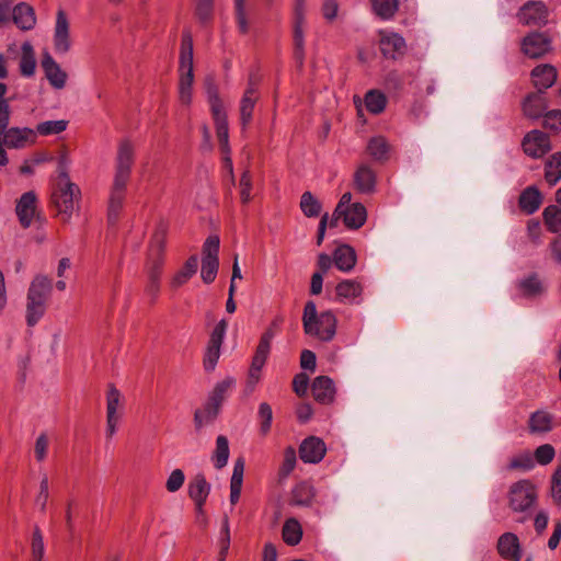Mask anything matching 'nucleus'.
<instances>
[{
    "label": "nucleus",
    "mask_w": 561,
    "mask_h": 561,
    "mask_svg": "<svg viewBox=\"0 0 561 561\" xmlns=\"http://www.w3.org/2000/svg\"><path fill=\"white\" fill-rule=\"evenodd\" d=\"M405 47L404 38L397 33L383 34L380 48L385 57L396 59L402 55Z\"/></svg>",
    "instance_id": "obj_23"
},
{
    "label": "nucleus",
    "mask_w": 561,
    "mask_h": 561,
    "mask_svg": "<svg viewBox=\"0 0 561 561\" xmlns=\"http://www.w3.org/2000/svg\"><path fill=\"white\" fill-rule=\"evenodd\" d=\"M123 409V396L113 385H108L106 392V416L121 417Z\"/></svg>",
    "instance_id": "obj_32"
},
{
    "label": "nucleus",
    "mask_w": 561,
    "mask_h": 561,
    "mask_svg": "<svg viewBox=\"0 0 561 561\" xmlns=\"http://www.w3.org/2000/svg\"><path fill=\"white\" fill-rule=\"evenodd\" d=\"M297 462L296 450L294 447L288 446L284 451V459L278 470L279 480H285L295 469Z\"/></svg>",
    "instance_id": "obj_46"
},
{
    "label": "nucleus",
    "mask_w": 561,
    "mask_h": 561,
    "mask_svg": "<svg viewBox=\"0 0 561 561\" xmlns=\"http://www.w3.org/2000/svg\"><path fill=\"white\" fill-rule=\"evenodd\" d=\"M41 66L51 87L62 89L66 84L67 73L60 68L49 53H44Z\"/></svg>",
    "instance_id": "obj_15"
},
{
    "label": "nucleus",
    "mask_w": 561,
    "mask_h": 561,
    "mask_svg": "<svg viewBox=\"0 0 561 561\" xmlns=\"http://www.w3.org/2000/svg\"><path fill=\"white\" fill-rule=\"evenodd\" d=\"M179 70V98L182 104L188 105L192 101V88L194 82L193 39L190 32L183 34Z\"/></svg>",
    "instance_id": "obj_4"
},
{
    "label": "nucleus",
    "mask_w": 561,
    "mask_h": 561,
    "mask_svg": "<svg viewBox=\"0 0 561 561\" xmlns=\"http://www.w3.org/2000/svg\"><path fill=\"white\" fill-rule=\"evenodd\" d=\"M551 495L556 502H561V465L557 468L551 479Z\"/></svg>",
    "instance_id": "obj_63"
},
{
    "label": "nucleus",
    "mask_w": 561,
    "mask_h": 561,
    "mask_svg": "<svg viewBox=\"0 0 561 561\" xmlns=\"http://www.w3.org/2000/svg\"><path fill=\"white\" fill-rule=\"evenodd\" d=\"M545 93L542 92H534L530 93L525 101L523 102V112L529 118H539L543 115L545 111L548 107L547 101L545 99Z\"/></svg>",
    "instance_id": "obj_21"
},
{
    "label": "nucleus",
    "mask_w": 561,
    "mask_h": 561,
    "mask_svg": "<svg viewBox=\"0 0 561 561\" xmlns=\"http://www.w3.org/2000/svg\"><path fill=\"white\" fill-rule=\"evenodd\" d=\"M531 78L537 91L545 93L557 79V70L551 65H539L531 71Z\"/></svg>",
    "instance_id": "obj_18"
},
{
    "label": "nucleus",
    "mask_w": 561,
    "mask_h": 561,
    "mask_svg": "<svg viewBox=\"0 0 561 561\" xmlns=\"http://www.w3.org/2000/svg\"><path fill=\"white\" fill-rule=\"evenodd\" d=\"M13 22L21 30H31L36 22L35 13L32 7L21 2L12 11Z\"/></svg>",
    "instance_id": "obj_26"
},
{
    "label": "nucleus",
    "mask_w": 561,
    "mask_h": 561,
    "mask_svg": "<svg viewBox=\"0 0 561 561\" xmlns=\"http://www.w3.org/2000/svg\"><path fill=\"white\" fill-rule=\"evenodd\" d=\"M517 18L524 25L542 27L549 22V9L542 1L529 0L520 7Z\"/></svg>",
    "instance_id": "obj_7"
},
{
    "label": "nucleus",
    "mask_w": 561,
    "mask_h": 561,
    "mask_svg": "<svg viewBox=\"0 0 561 561\" xmlns=\"http://www.w3.org/2000/svg\"><path fill=\"white\" fill-rule=\"evenodd\" d=\"M44 552L45 548L42 531L38 527H35L31 541L32 558L43 559Z\"/></svg>",
    "instance_id": "obj_55"
},
{
    "label": "nucleus",
    "mask_w": 561,
    "mask_h": 561,
    "mask_svg": "<svg viewBox=\"0 0 561 561\" xmlns=\"http://www.w3.org/2000/svg\"><path fill=\"white\" fill-rule=\"evenodd\" d=\"M333 262L342 272L347 273L352 271L356 264L355 250L347 244L339 245L333 253Z\"/></svg>",
    "instance_id": "obj_24"
},
{
    "label": "nucleus",
    "mask_w": 561,
    "mask_h": 561,
    "mask_svg": "<svg viewBox=\"0 0 561 561\" xmlns=\"http://www.w3.org/2000/svg\"><path fill=\"white\" fill-rule=\"evenodd\" d=\"M206 92L213 116L226 114L222 102L219 98L218 89L211 79H207L206 81Z\"/></svg>",
    "instance_id": "obj_43"
},
{
    "label": "nucleus",
    "mask_w": 561,
    "mask_h": 561,
    "mask_svg": "<svg viewBox=\"0 0 561 561\" xmlns=\"http://www.w3.org/2000/svg\"><path fill=\"white\" fill-rule=\"evenodd\" d=\"M523 149L533 158H540L551 150L549 136L541 130L529 131L523 140Z\"/></svg>",
    "instance_id": "obj_9"
},
{
    "label": "nucleus",
    "mask_w": 561,
    "mask_h": 561,
    "mask_svg": "<svg viewBox=\"0 0 561 561\" xmlns=\"http://www.w3.org/2000/svg\"><path fill=\"white\" fill-rule=\"evenodd\" d=\"M316 495L314 488L308 481H301L291 491L290 505L310 506Z\"/></svg>",
    "instance_id": "obj_25"
},
{
    "label": "nucleus",
    "mask_w": 561,
    "mask_h": 561,
    "mask_svg": "<svg viewBox=\"0 0 561 561\" xmlns=\"http://www.w3.org/2000/svg\"><path fill=\"white\" fill-rule=\"evenodd\" d=\"M257 414L261 421L260 431L263 435H265L270 432L273 420V411L271 405L266 402L261 403Z\"/></svg>",
    "instance_id": "obj_52"
},
{
    "label": "nucleus",
    "mask_w": 561,
    "mask_h": 561,
    "mask_svg": "<svg viewBox=\"0 0 561 561\" xmlns=\"http://www.w3.org/2000/svg\"><path fill=\"white\" fill-rule=\"evenodd\" d=\"M362 286L353 279L342 280L336 285V294L342 300H352L362 294Z\"/></svg>",
    "instance_id": "obj_41"
},
{
    "label": "nucleus",
    "mask_w": 561,
    "mask_h": 561,
    "mask_svg": "<svg viewBox=\"0 0 561 561\" xmlns=\"http://www.w3.org/2000/svg\"><path fill=\"white\" fill-rule=\"evenodd\" d=\"M522 295L526 298H537L545 294L546 287L536 273L530 274L518 283Z\"/></svg>",
    "instance_id": "obj_29"
},
{
    "label": "nucleus",
    "mask_w": 561,
    "mask_h": 561,
    "mask_svg": "<svg viewBox=\"0 0 561 561\" xmlns=\"http://www.w3.org/2000/svg\"><path fill=\"white\" fill-rule=\"evenodd\" d=\"M220 356V345L208 343L205 356H204V367L207 371H211L215 369L216 364Z\"/></svg>",
    "instance_id": "obj_54"
},
{
    "label": "nucleus",
    "mask_w": 561,
    "mask_h": 561,
    "mask_svg": "<svg viewBox=\"0 0 561 561\" xmlns=\"http://www.w3.org/2000/svg\"><path fill=\"white\" fill-rule=\"evenodd\" d=\"M305 3L306 0H296L294 7V54L295 58L301 65L304 59V16H305Z\"/></svg>",
    "instance_id": "obj_11"
},
{
    "label": "nucleus",
    "mask_w": 561,
    "mask_h": 561,
    "mask_svg": "<svg viewBox=\"0 0 561 561\" xmlns=\"http://www.w3.org/2000/svg\"><path fill=\"white\" fill-rule=\"evenodd\" d=\"M219 244L220 241L217 236H209L203 245L202 259H218Z\"/></svg>",
    "instance_id": "obj_56"
},
{
    "label": "nucleus",
    "mask_w": 561,
    "mask_h": 561,
    "mask_svg": "<svg viewBox=\"0 0 561 561\" xmlns=\"http://www.w3.org/2000/svg\"><path fill=\"white\" fill-rule=\"evenodd\" d=\"M343 222L350 229L360 228L367 219V210L360 203H354L341 214Z\"/></svg>",
    "instance_id": "obj_22"
},
{
    "label": "nucleus",
    "mask_w": 561,
    "mask_h": 561,
    "mask_svg": "<svg viewBox=\"0 0 561 561\" xmlns=\"http://www.w3.org/2000/svg\"><path fill=\"white\" fill-rule=\"evenodd\" d=\"M219 267L218 259H202L201 277L206 284L215 280Z\"/></svg>",
    "instance_id": "obj_50"
},
{
    "label": "nucleus",
    "mask_w": 561,
    "mask_h": 561,
    "mask_svg": "<svg viewBox=\"0 0 561 561\" xmlns=\"http://www.w3.org/2000/svg\"><path fill=\"white\" fill-rule=\"evenodd\" d=\"M35 138L36 131L27 127H11L1 134V141L9 149H23L27 144H33Z\"/></svg>",
    "instance_id": "obj_10"
},
{
    "label": "nucleus",
    "mask_w": 561,
    "mask_h": 561,
    "mask_svg": "<svg viewBox=\"0 0 561 561\" xmlns=\"http://www.w3.org/2000/svg\"><path fill=\"white\" fill-rule=\"evenodd\" d=\"M545 179L550 185L561 180V152L553 153L546 163Z\"/></svg>",
    "instance_id": "obj_39"
},
{
    "label": "nucleus",
    "mask_w": 561,
    "mask_h": 561,
    "mask_svg": "<svg viewBox=\"0 0 561 561\" xmlns=\"http://www.w3.org/2000/svg\"><path fill=\"white\" fill-rule=\"evenodd\" d=\"M243 472H244V460L242 458H238L233 465V471H232L230 484L242 486Z\"/></svg>",
    "instance_id": "obj_64"
},
{
    "label": "nucleus",
    "mask_w": 561,
    "mask_h": 561,
    "mask_svg": "<svg viewBox=\"0 0 561 561\" xmlns=\"http://www.w3.org/2000/svg\"><path fill=\"white\" fill-rule=\"evenodd\" d=\"M302 537V529L299 522L291 517L288 518L283 526V539L289 546L299 543Z\"/></svg>",
    "instance_id": "obj_38"
},
{
    "label": "nucleus",
    "mask_w": 561,
    "mask_h": 561,
    "mask_svg": "<svg viewBox=\"0 0 561 561\" xmlns=\"http://www.w3.org/2000/svg\"><path fill=\"white\" fill-rule=\"evenodd\" d=\"M214 0H197L195 15L199 23L207 24L213 19Z\"/></svg>",
    "instance_id": "obj_51"
},
{
    "label": "nucleus",
    "mask_w": 561,
    "mask_h": 561,
    "mask_svg": "<svg viewBox=\"0 0 561 561\" xmlns=\"http://www.w3.org/2000/svg\"><path fill=\"white\" fill-rule=\"evenodd\" d=\"M366 107L370 113L379 114L383 111L387 99L385 94L377 90H370L365 96Z\"/></svg>",
    "instance_id": "obj_45"
},
{
    "label": "nucleus",
    "mask_w": 561,
    "mask_h": 561,
    "mask_svg": "<svg viewBox=\"0 0 561 561\" xmlns=\"http://www.w3.org/2000/svg\"><path fill=\"white\" fill-rule=\"evenodd\" d=\"M376 15L382 20L391 19L398 10V0H370Z\"/></svg>",
    "instance_id": "obj_40"
},
{
    "label": "nucleus",
    "mask_w": 561,
    "mask_h": 561,
    "mask_svg": "<svg viewBox=\"0 0 561 561\" xmlns=\"http://www.w3.org/2000/svg\"><path fill=\"white\" fill-rule=\"evenodd\" d=\"M497 549L499 553L507 560H520L519 540L513 533H505L500 537Z\"/></svg>",
    "instance_id": "obj_19"
},
{
    "label": "nucleus",
    "mask_w": 561,
    "mask_h": 561,
    "mask_svg": "<svg viewBox=\"0 0 561 561\" xmlns=\"http://www.w3.org/2000/svg\"><path fill=\"white\" fill-rule=\"evenodd\" d=\"M390 146L381 136L373 137L367 144V152L374 161L383 163L389 159Z\"/></svg>",
    "instance_id": "obj_31"
},
{
    "label": "nucleus",
    "mask_w": 561,
    "mask_h": 561,
    "mask_svg": "<svg viewBox=\"0 0 561 561\" xmlns=\"http://www.w3.org/2000/svg\"><path fill=\"white\" fill-rule=\"evenodd\" d=\"M548 229L553 232L561 231V209L556 205L547 206L542 213Z\"/></svg>",
    "instance_id": "obj_44"
},
{
    "label": "nucleus",
    "mask_w": 561,
    "mask_h": 561,
    "mask_svg": "<svg viewBox=\"0 0 561 561\" xmlns=\"http://www.w3.org/2000/svg\"><path fill=\"white\" fill-rule=\"evenodd\" d=\"M68 126V121L59 119V121H46L39 123L36 126V131L43 136L57 135L62 133Z\"/></svg>",
    "instance_id": "obj_48"
},
{
    "label": "nucleus",
    "mask_w": 561,
    "mask_h": 561,
    "mask_svg": "<svg viewBox=\"0 0 561 561\" xmlns=\"http://www.w3.org/2000/svg\"><path fill=\"white\" fill-rule=\"evenodd\" d=\"M216 124L217 138L221 151L228 152V124L226 114L213 116Z\"/></svg>",
    "instance_id": "obj_47"
},
{
    "label": "nucleus",
    "mask_w": 561,
    "mask_h": 561,
    "mask_svg": "<svg viewBox=\"0 0 561 561\" xmlns=\"http://www.w3.org/2000/svg\"><path fill=\"white\" fill-rule=\"evenodd\" d=\"M551 38L546 32L534 31L522 41L520 49L531 59H538L551 50Z\"/></svg>",
    "instance_id": "obj_8"
},
{
    "label": "nucleus",
    "mask_w": 561,
    "mask_h": 561,
    "mask_svg": "<svg viewBox=\"0 0 561 561\" xmlns=\"http://www.w3.org/2000/svg\"><path fill=\"white\" fill-rule=\"evenodd\" d=\"M16 216L23 228H28L36 215V195L30 191L24 193L16 204Z\"/></svg>",
    "instance_id": "obj_14"
},
{
    "label": "nucleus",
    "mask_w": 561,
    "mask_h": 561,
    "mask_svg": "<svg viewBox=\"0 0 561 561\" xmlns=\"http://www.w3.org/2000/svg\"><path fill=\"white\" fill-rule=\"evenodd\" d=\"M535 467V460L529 451L513 457L508 463L510 470L529 471Z\"/></svg>",
    "instance_id": "obj_49"
},
{
    "label": "nucleus",
    "mask_w": 561,
    "mask_h": 561,
    "mask_svg": "<svg viewBox=\"0 0 561 561\" xmlns=\"http://www.w3.org/2000/svg\"><path fill=\"white\" fill-rule=\"evenodd\" d=\"M197 266V256H190L185 262L184 266L182 267V270L174 275L171 285L176 288L185 284L196 273Z\"/></svg>",
    "instance_id": "obj_37"
},
{
    "label": "nucleus",
    "mask_w": 561,
    "mask_h": 561,
    "mask_svg": "<svg viewBox=\"0 0 561 561\" xmlns=\"http://www.w3.org/2000/svg\"><path fill=\"white\" fill-rule=\"evenodd\" d=\"M537 499L535 485L529 480H520L510 489L508 505L514 512H526Z\"/></svg>",
    "instance_id": "obj_6"
},
{
    "label": "nucleus",
    "mask_w": 561,
    "mask_h": 561,
    "mask_svg": "<svg viewBox=\"0 0 561 561\" xmlns=\"http://www.w3.org/2000/svg\"><path fill=\"white\" fill-rule=\"evenodd\" d=\"M229 442L224 435H219L216 439V448L213 453L211 460L217 469H222L227 466L229 459Z\"/></svg>",
    "instance_id": "obj_35"
},
{
    "label": "nucleus",
    "mask_w": 561,
    "mask_h": 561,
    "mask_svg": "<svg viewBox=\"0 0 561 561\" xmlns=\"http://www.w3.org/2000/svg\"><path fill=\"white\" fill-rule=\"evenodd\" d=\"M71 47L69 22L62 10L57 12L54 30V48L57 54H66Z\"/></svg>",
    "instance_id": "obj_12"
},
{
    "label": "nucleus",
    "mask_w": 561,
    "mask_h": 561,
    "mask_svg": "<svg viewBox=\"0 0 561 561\" xmlns=\"http://www.w3.org/2000/svg\"><path fill=\"white\" fill-rule=\"evenodd\" d=\"M543 127L553 131L561 129V110H552L543 115Z\"/></svg>",
    "instance_id": "obj_58"
},
{
    "label": "nucleus",
    "mask_w": 561,
    "mask_h": 561,
    "mask_svg": "<svg viewBox=\"0 0 561 561\" xmlns=\"http://www.w3.org/2000/svg\"><path fill=\"white\" fill-rule=\"evenodd\" d=\"M300 209L309 218L318 217L321 213V203L311 192L307 191L301 195Z\"/></svg>",
    "instance_id": "obj_42"
},
{
    "label": "nucleus",
    "mask_w": 561,
    "mask_h": 561,
    "mask_svg": "<svg viewBox=\"0 0 561 561\" xmlns=\"http://www.w3.org/2000/svg\"><path fill=\"white\" fill-rule=\"evenodd\" d=\"M236 380L231 377H227L222 381L218 382L208 397V401L213 405L221 408L222 402L228 397L229 391L234 387Z\"/></svg>",
    "instance_id": "obj_34"
},
{
    "label": "nucleus",
    "mask_w": 561,
    "mask_h": 561,
    "mask_svg": "<svg viewBox=\"0 0 561 561\" xmlns=\"http://www.w3.org/2000/svg\"><path fill=\"white\" fill-rule=\"evenodd\" d=\"M302 325L306 334L329 342L335 335L336 318L330 310L318 313L316 304L310 300L305 305Z\"/></svg>",
    "instance_id": "obj_2"
},
{
    "label": "nucleus",
    "mask_w": 561,
    "mask_h": 561,
    "mask_svg": "<svg viewBox=\"0 0 561 561\" xmlns=\"http://www.w3.org/2000/svg\"><path fill=\"white\" fill-rule=\"evenodd\" d=\"M210 483L207 482L204 474H196L188 483V495L195 504L206 502L210 492Z\"/></svg>",
    "instance_id": "obj_27"
},
{
    "label": "nucleus",
    "mask_w": 561,
    "mask_h": 561,
    "mask_svg": "<svg viewBox=\"0 0 561 561\" xmlns=\"http://www.w3.org/2000/svg\"><path fill=\"white\" fill-rule=\"evenodd\" d=\"M256 101L257 96L254 94V90L252 88L245 89L240 102V119L243 128H245L252 119V113Z\"/></svg>",
    "instance_id": "obj_33"
},
{
    "label": "nucleus",
    "mask_w": 561,
    "mask_h": 561,
    "mask_svg": "<svg viewBox=\"0 0 561 561\" xmlns=\"http://www.w3.org/2000/svg\"><path fill=\"white\" fill-rule=\"evenodd\" d=\"M558 425L553 414L547 410L533 412L528 420V430L531 434H543L552 431Z\"/></svg>",
    "instance_id": "obj_16"
},
{
    "label": "nucleus",
    "mask_w": 561,
    "mask_h": 561,
    "mask_svg": "<svg viewBox=\"0 0 561 561\" xmlns=\"http://www.w3.org/2000/svg\"><path fill=\"white\" fill-rule=\"evenodd\" d=\"M245 0H234V10H236V20L241 33H247L249 30V24L245 16L244 9Z\"/></svg>",
    "instance_id": "obj_59"
},
{
    "label": "nucleus",
    "mask_w": 561,
    "mask_h": 561,
    "mask_svg": "<svg viewBox=\"0 0 561 561\" xmlns=\"http://www.w3.org/2000/svg\"><path fill=\"white\" fill-rule=\"evenodd\" d=\"M184 481V472L181 469H174L167 480L165 488L169 492H176L182 488Z\"/></svg>",
    "instance_id": "obj_57"
},
{
    "label": "nucleus",
    "mask_w": 561,
    "mask_h": 561,
    "mask_svg": "<svg viewBox=\"0 0 561 561\" xmlns=\"http://www.w3.org/2000/svg\"><path fill=\"white\" fill-rule=\"evenodd\" d=\"M53 290L51 279L45 275H36L27 290L26 296V323L34 327L46 311V304Z\"/></svg>",
    "instance_id": "obj_3"
},
{
    "label": "nucleus",
    "mask_w": 561,
    "mask_h": 561,
    "mask_svg": "<svg viewBox=\"0 0 561 561\" xmlns=\"http://www.w3.org/2000/svg\"><path fill=\"white\" fill-rule=\"evenodd\" d=\"M311 391L314 400L323 404L330 403L335 392L332 379L327 376L314 378Z\"/></svg>",
    "instance_id": "obj_20"
},
{
    "label": "nucleus",
    "mask_w": 561,
    "mask_h": 561,
    "mask_svg": "<svg viewBox=\"0 0 561 561\" xmlns=\"http://www.w3.org/2000/svg\"><path fill=\"white\" fill-rule=\"evenodd\" d=\"M377 175L367 164H360L354 174L355 188L363 194L375 192Z\"/></svg>",
    "instance_id": "obj_17"
},
{
    "label": "nucleus",
    "mask_w": 561,
    "mask_h": 561,
    "mask_svg": "<svg viewBox=\"0 0 561 561\" xmlns=\"http://www.w3.org/2000/svg\"><path fill=\"white\" fill-rule=\"evenodd\" d=\"M542 196L535 186H528L519 196V207L523 211L530 215L537 211L541 205Z\"/></svg>",
    "instance_id": "obj_30"
},
{
    "label": "nucleus",
    "mask_w": 561,
    "mask_h": 561,
    "mask_svg": "<svg viewBox=\"0 0 561 561\" xmlns=\"http://www.w3.org/2000/svg\"><path fill=\"white\" fill-rule=\"evenodd\" d=\"M80 197L81 191L79 186L71 181H67L65 185L56 186L51 194V204L57 209V213L62 216V220L68 221Z\"/></svg>",
    "instance_id": "obj_5"
},
{
    "label": "nucleus",
    "mask_w": 561,
    "mask_h": 561,
    "mask_svg": "<svg viewBox=\"0 0 561 561\" xmlns=\"http://www.w3.org/2000/svg\"><path fill=\"white\" fill-rule=\"evenodd\" d=\"M164 248V241L162 234H157L150 248L149 263H148V277L151 278V274L158 273L160 278L161 265H162V252Z\"/></svg>",
    "instance_id": "obj_28"
},
{
    "label": "nucleus",
    "mask_w": 561,
    "mask_h": 561,
    "mask_svg": "<svg viewBox=\"0 0 561 561\" xmlns=\"http://www.w3.org/2000/svg\"><path fill=\"white\" fill-rule=\"evenodd\" d=\"M227 328H228L227 320H225V319L220 320L216 324V327L214 328V330H213V332L210 334L208 343H210L213 345L216 344V345H220L221 346V343L224 341Z\"/></svg>",
    "instance_id": "obj_60"
},
{
    "label": "nucleus",
    "mask_w": 561,
    "mask_h": 561,
    "mask_svg": "<svg viewBox=\"0 0 561 561\" xmlns=\"http://www.w3.org/2000/svg\"><path fill=\"white\" fill-rule=\"evenodd\" d=\"M135 151L129 140L121 141L115 159V174L110 193L107 220L115 225L123 208L127 183L134 164Z\"/></svg>",
    "instance_id": "obj_1"
},
{
    "label": "nucleus",
    "mask_w": 561,
    "mask_h": 561,
    "mask_svg": "<svg viewBox=\"0 0 561 561\" xmlns=\"http://www.w3.org/2000/svg\"><path fill=\"white\" fill-rule=\"evenodd\" d=\"M36 68V60L33 46L25 42L22 45V56L20 60V70L22 76L31 77L34 75Z\"/></svg>",
    "instance_id": "obj_36"
},
{
    "label": "nucleus",
    "mask_w": 561,
    "mask_h": 561,
    "mask_svg": "<svg viewBox=\"0 0 561 561\" xmlns=\"http://www.w3.org/2000/svg\"><path fill=\"white\" fill-rule=\"evenodd\" d=\"M556 455V450L552 445L543 444L536 448L534 453V460H536L540 465L550 463Z\"/></svg>",
    "instance_id": "obj_53"
},
{
    "label": "nucleus",
    "mask_w": 561,
    "mask_h": 561,
    "mask_svg": "<svg viewBox=\"0 0 561 561\" xmlns=\"http://www.w3.org/2000/svg\"><path fill=\"white\" fill-rule=\"evenodd\" d=\"M325 451V444L316 436L307 437L299 447L300 459L307 463H318L324 457Z\"/></svg>",
    "instance_id": "obj_13"
},
{
    "label": "nucleus",
    "mask_w": 561,
    "mask_h": 561,
    "mask_svg": "<svg viewBox=\"0 0 561 561\" xmlns=\"http://www.w3.org/2000/svg\"><path fill=\"white\" fill-rule=\"evenodd\" d=\"M48 500V478L46 476L43 477L39 483V492L36 496V503L39 505L42 512L45 511L46 504Z\"/></svg>",
    "instance_id": "obj_62"
},
{
    "label": "nucleus",
    "mask_w": 561,
    "mask_h": 561,
    "mask_svg": "<svg viewBox=\"0 0 561 561\" xmlns=\"http://www.w3.org/2000/svg\"><path fill=\"white\" fill-rule=\"evenodd\" d=\"M240 197L243 204H247L251 201V176L249 171L243 172L240 179Z\"/></svg>",
    "instance_id": "obj_61"
}]
</instances>
